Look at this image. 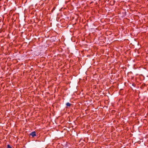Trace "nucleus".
I'll list each match as a JSON object with an SVG mask.
<instances>
[{
	"label": "nucleus",
	"instance_id": "nucleus-2",
	"mask_svg": "<svg viewBox=\"0 0 148 148\" xmlns=\"http://www.w3.org/2000/svg\"><path fill=\"white\" fill-rule=\"evenodd\" d=\"M71 104L69 103V102H67L66 104V105L67 106L70 107L71 106Z\"/></svg>",
	"mask_w": 148,
	"mask_h": 148
},
{
	"label": "nucleus",
	"instance_id": "nucleus-3",
	"mask_svg": "<svg viewBox=\"0 0 148 148\" xmlns=\"http://www.w3.org/2000/svg\"><path fill=\"white\" fill-rule=\"evenodd\" d=\"M6 148H12V147L10 145H7V146Z\"/></svg>",
	"mask_w": 148,
	"mask_h": 148
},
{
	"label": "nucleus",
	"instance_id": "nucleus-4",
	"mask_svg": "<svg viewBox=\"0 0 148 148\" xmlns=\"http://www.w3.org/2000/svg\"><path fill=\"white\" fill-rule=\"evenodd\" d=\"M55 9H56V7H53L51 10V12H53V11Z\"/></svg>",
	"mask_w": 148,
	"mask_h": 148
},
{
	"label": "nucleus",
	"instance_id": "nucleus-1",
	"mask_svg": "<svg viewBox=\"0 0 148 148\" xmlns=\"http://www.w3.org/2000/svg\"><path fill=\"white\" fill-rule=\"evenodd\" d=\"M30 135L32 136V137L36 136V132L35 131L32 132L30 134Z\"/></svg>",
	"mask_w": 148,
	"mask_h": 148
}]
</instances>
